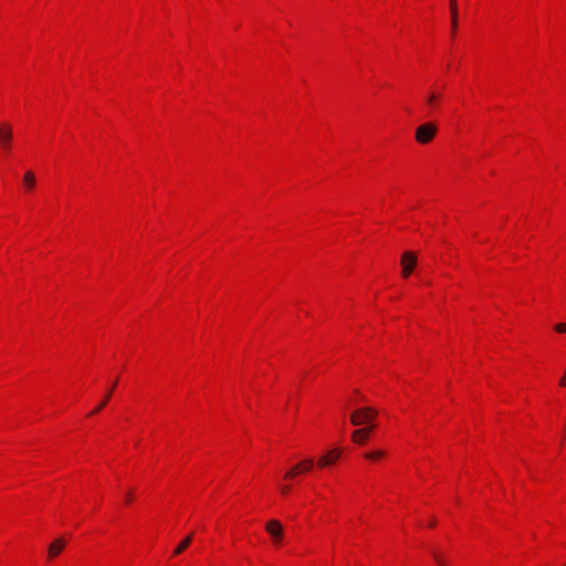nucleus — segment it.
Returning <instances> with one entry per match:
<instances>
[{"mask_svg":"<svg viewBox=\"0 0 566 566\" xmlns=\"http://www.w3.org/2000/svg\"><path fill=\"white\" fill-rule=\"evenodd\" d=\"M377 410L371 407L358 408L350 415V422L354 426H364L377 417Z\"/></svg>","mask_w":566,"mask_h":566,"instance_id":"nucleus-1","label":"nucleus"},{"mask_svg":"<svg viewBox=\"0 0 566 566\" xmlns=\"http://www.w3.org/2000/svg\"><path fill=\"white\" fill-rule=\"evenodd\" d=\"M437 130H438V128H437L436 124H433L431 122L421 124L416 129V133H415L416 140L419 144H428L434 138Z\"/></svg>","mask_w":566,"mask_h":566,"instance_id":"nucleus-2","label":"nucleus"},{"mask_svg":"<svg viewBox=\"0 0 566 566\" xmlns=\"http://www.w3.org/2000/svg\"><path fill=\"white\" fill-rule=\"evenodd\" d=\"M13 138V130L10 124L3 123L0 125V145L4 151L11 148Z\"/></svg>","mask_w":566,"mask_h":566,"instance_id":"nucleus-3","label":"nucleus"},{"mask_svg":"<svg viewBox=\"0 0 566 566\" xmlns=\"http://www.w3.org/2000/svg\"><path fill=\"white\" fill-rule=\"evenodd\" d=\"M417 264V258L413 252L407 251L401 256L402 276L408 277Z\"/></svg>","mask_w":566,"mask_h":566,"instance_id":"nucleus-4","label":"nucleus"},{"mask_svg":"<svg viewBox=\"0 0 566 566\" xmlns=\"http://www.w3.org/2000/svg\"><path fill=\"white\" fill-rule=\"evenodd\" d=\"M266 531L273 537L275 543H279L283 536V528L279 521L271 520L266 523Z\"/></svg>","mask_w":566,"mask_h":566,"instance_id":"nucleus-5","label":"nucleus"},{"mask_svg":"<svg viewBox=\"0 0 566 566\" xmlns=\"http://www.w3.org/2000/svg\"><path fill=\"white\" fill-rule=\"evenodd\" d=\"M340 453V449H334L327 454L322 455L317 461L318 467L324 468L334 464L339 459Z\"/></svg>","mask_w":566,"mask_h":566,"instance_id":"nucleus-6","label":"nucleus"},{"mask_svg":"<svg viewBox=\"0 0 566 566\" xmlns=\"http://www.w3.org/2000/svg\"><path fill=\"white\" fill-rule=\"evenodd\" d=\"M374 426L365 427L357 429L353 432L352 439L355 443L363 444L367 441L370 432L373 431Z\"/></svg>","mask_w":566,"mask_h":566,"instance_id":"nucleus-7","label":"nucleus"},{"mask_svg":"<svg viewBox=\"0 0 566 566\" xmlns=\"http://www.w3.org/2000/svg\"><path fill=\"white\" fill-rule=\"evenodd\" d=\"M65 545H66V542L64 538L59 537L57 539H55L49 546V549H48L49 557L55 558L56 556H59L61 554V552L64 549Z\"/></svg>","mask_w":566,"mask_h":566,"instance_id":"nucleus-8","label":"nucleus"},{"mask_svg":"<svg viewBox=\"0 0 566 566\" xmlns=\"http://www.w3.org/2000/svg\"><path fill=\"white\" fill-rule=\"evenodd\" d=\"M451 12V33L454 35L458 27V3L457 0H450Z\"/></svg>","mask_w":566,"mask_h":566,"instance_id":"nucleus-9","label":"nucleus"},{"mask_svg":"<svg viewBox=\"0 0 566 566\" xmlns=\"http://www.w3.org/2000/svg\"><path fill=\"white\" fill-rule=\"evenodd\" d=\"M117 378L115 379V381L113 382L112 387L108 389L107 391V396L104 397V399L101 401V403L91 412V415H95L97 413L98 411H101L108 402V400L111 399L112 397V394L117 385Z\"/></svg>","mask_w":566,"mask_h":566,"instance_id":"nucleus-10","label":"nucleus"},{"mask_svg":"<svg viewBox=\"0 0 566 566\" xmlns=\"http://www.w3.org/2000/svg\"><path fill=\"white\" fill-rule=\"evenodd\" d=\"M35 176L33 171L28 170L23 177V184L28 190H32L35 187Z\"/></svg>","mask_w":566,"mask_h":566,"instance_id":"nucleus-11","label":"nucleus"},{"mask_svg":"<svg viewBox=\"0 0 566 566\" xmlns=\"http://www.w3.org/2000/svg\"><path fill=\"white\" fill-rule=\"evenodd\" d=\"M192 542V535H188L184 541L175 548L174 555L181 554Z\"/></svg>","mask_w":566,"mask_h":566,"instance_id":"nucleus-12","label":"nucleus"},{"mask_svg":"<svg viewBox=\"0 0 566 566\" xmlns=\"http://www.w3.org/2000/svg\"><path fill=\"white\" fill-rule=\"evenodd\" d=\"M384 455H385V452L381 450L369 451V452L365 453V458L367 460H371V461L378 460V459L382 458Z\"/></svg>","mask_w":566,"mask_h":566,"instance_id":"nucleus-13","label":"nucleus"},{"mask_svg":"<svg viewBox=\"0 0 566 566\" xmlns=\"http://www.w3.org/2000/svg\"><path fill=\"white\" fill-rule=\"evenodd\" d=\"M440 97H441V94H437V93H434V92H431L430 94H428L426 102H427V104H428L429 106H431V107H436L437 102H438V99H439Z\"/></svg>","mask_w":566,"mask_h":566,"instance_id":"nucleus-14","label":"nucleus"},{"mask_svg":"<svg viewBox=\"0 0 566 566\" xmlns=\"http://www.w3.org/2000/svg\"><path fill=\"white\" fill-rule=\"evenodd\" d=\"M300 465L303 469V471L306 472L313 468L314 461H313V459L308 458V459H305L302 462H300Z\"/></svg>","mask_w":566,"mask_h":566,"instance_id":"nucleus-15","label":"nucleus"},{"mask_svg":"<svg viewBox=\"0 0 566 566\" xmlns=\"http://www.w3.org/2000/svg\"><path fill=\"white\" fill-rule=\"evenodd\" d=\"M432 555H433V558L438 563L439 566H446L447 565L442 554H440L437 551H433Z\"/></svg>","mask_w":566,"mask_h":566,"instance_id":"nucleus-16","label":"nucleus"},{"mask_svg":"<svg viewBox=\"0 0 566 566\" xmlns=\"http://www.w3.org/2000/svg\"><path fill=\"white\" fill-rule=\"evenodd\" d=\"M297 474H298V473H297L296 469L291 468L289 471H286V472H285V474H284V479H285V480H292V479H294Z\"/></svg>","mask_w":566,"mask_h":566,"instance_id":"nucleus-17","label":"nucleus"},{"mask_svg":"<svg viewBox=\"0 0 566 566\" xmlns=\"http://www.w3.org/2000/svg\"><path fill=\"white\" fill-rule=\"evenodd\" d=\"M280 490L283 495H287L291 491V486L289 484H282Z\"/></svg>","mask_w":566,"mask_h":566,"instance_id":"nucleus-18","label":"nucleus"},{"mask_svg":"<svg viewBox=\"0 0 566 566\" xmlns=\"http://www.w3.org/2000/svg\"><path fill=\"white\" fill-rule=\"evenodd\" d=\"M555 331L558 332V333L566 332V324H564V323L556 324L555 325Z\"/></svg>","mask_w":566,"mask_h":566,"instance_id":"nucleus-19","label":"nucleus"},{"mask_svg":"<svg viewBox=\"0 0 566 566\" xmlns=\"http://www.w3.org/2000/svg\"><path fill=\"white\" fill-rule=\"evenodd\" d=\"M559 385H560L562 387H566V369H565V374H564V376H563V377L560 378V380H559Z\"/></svg>","mask_w":566,"mask_h":566,"instance_id":"nucleus-20","label":"nucleus"},{"mask_svg":"<svg viewBox=\"0 0 566 566\" xmlns=\"http://www.w3.org/2000/svg\"><path fill=\"white\" fill-rule=\"evenodd\" d=\"M134 500V496H133V493L132 492H128L127 495H126V503H130L132 501Z\"/></svg>","mask_w":566,"mask_h":566,"instance_id":"nucleus-21","label":"nucleus"},{"mask_svg":"<svg viewBox=\"0 0 566 566\" xmlns=\"http://www.w3.org/2000/svg\"><path fill=\"white\" fill-rule=\"evenodd\" d=\"M293 468L296 469L298 474L304 472L303 469L301 468L300 463L295 464Z\"/></svg>","mask_w":566,"mask_h":566,"instance_id":"nucleus-22","label":"nucleus"},{"mask_svg":"<svg viewBox=\"0 0 566 566\" xmlns=\"http://www.w3.org/2000/svg\"><path fill=\"white\" fill-rule=\"evenodd\" d=\"M429 525H430V526L436 525V520H430V524H429Z\"/></svg>","mask_w":566,"mask_h":566,"instance_id":"nucleus-23","label":"nucleus"},{"mask_svg":"<svg viewBox=\"0 0 566 566\" xmlns=\"http://www.w3.org/2000/svg\"><path fill=\"white\" fill-rule=\"evenodd\" d=\"M564 566H566V564Z\"/></svg>","mask_w":566,"mask_h":566,"instance_id":"nucleus-24","label":"nucleus"}]
</instances>
